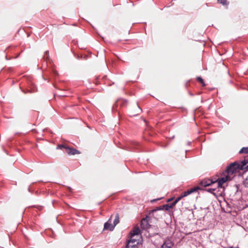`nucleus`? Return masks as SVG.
Masks as SVG:
<instances>
[{
  "label": "nucleus",
  "instance_id": "f257e3e1",
  "mask_svg": "<svg viewBox=\"0 0 248 248\" xmlns=\"http://www.w3.org/2000/svg\"><path fill=\"white\" fill-rule=\"evenodd\" d=\"M114 215H112L107 222L104 224V230H108L112 231L114 230L115 226L120 222L119 215L117 213L114 216V219L113 224H111L112 219Z\"/></svg>",
  "mask_w": 248,
  "mask_h": 248
},
{
  "label": "nucleus",
  "instance_id": "f03ea898",
  "mask_svg": "<svg viewBox=\"0 0 248 248\" xmlns=\"http://www.w3.org/2000/svg\"><path fill=\"white\" fill-rule=\"evenodd\" d=\"M239 168V163L235 161L231 163L227 166L225 171L227 173V175L229 176L230 175H232L237 171L240 170Z\"/></svg>",
  "mask_w": 248,
  "mask_h": 248
},
{
  "label": "nucleus",
  "instance_id": "7ed1b4c3",
  "mask_svg": "<svg viewBox=\"0 0 248 248\" xmlns=\"http://www.w3.org/2000/svg\"><path fill=\"white\" fill-rule=\"evenodd\" d=\"M128 101L126 99L120 98L116 100L114 105L112 107L113 111H118V108H125L127 106Z\"/></svg>",
  "mask_w": 248,
  "mask_h": 248
},
{
  "label": "nucleus",
  "instance_id": "20e7f679",
  "mask_svg": "<svg viewBox=\"0 0 248 248\" xmlns=\"http://www.w3.org/2000/svg\"><path fill=\"white\" fill-rule=\"evenodd\" d=\"M136 236L131 235L130 239L128 240L125 248H138L137 245L140 243V240H137Z\"/></svg>",
  "mask_w": 248,
  "mask_h": 248
},
{
  "label": "nucleus",
  "instance_id": "39448f33",
  "mask_svg": "<svg viewBox=\"0 0 248 248\" xmlns=\"http://www.w3.org/2000/svg\"><path fill=\"white\" fill-rule=\"evenodd\" d=\"M57 149L65 150V152L69 155H75L76 154H79L80 152L76 149L70 148L65 144H59L58 145Z\"/></svg>",
  "mask_w": 248,
  "mask_h": 248
},
{
  "label": "nucleus",
  "instance_id": "423d86ee",
  "mask_svg": "<svg viewBox=\"0 0 248 248\" xmlns=\"http://www.w3.org/2000/svg\"><path fill=\"white\" fill-rule=\"evenodd\" d=\"M231 179L230 176L226 175L221 178H218L217 180H216V183H217V187L218 188H224L223 186V184L226 182L228 180H231Z\"/></svg>",
  "mask_w": 248,
  "mask_h": 248
},
{
  "label": "nucleus",
  "instance_id": "0eeeda50",
  "mask_svg": "<svg viewBox=\"0 0 248 248\" xmlns=\"http://www.w3.org/2000/svg\"><path fill=\"white\" fill-rule=\"evenodd\" d=\"M37 89L34 85L33 83L31 81H29L28 83V88L26 90H22V92L25 93H32L36 92Z\"/></svg>",
  "mask_w": 248,
  "mask_h": 248
},
{
  "label": "nucleus",
  "instance_id": "6e6552de",
  "mask_svg": "<svg viewBox=\"0 0 248 248\" xmlns=\"http://www.w3.org/2000/svg\"><path fill=\"white\" fill-rule=\"evenodd\" d=\"M239 170H244L246 169L248 170V155L245 156L244 159L239 163Z\"/></svg>",
  "mask_w": 248,
  "mask_h": 248
},
{
  "label": "nucleus",
  "instance_id": "1a4fd4ad",
  "mask_svg": "<svg viewBox=\"0 0 248 248\" xmlns=\"http://www.w3.org/2000/svg\"><path fill=\"white\" fill-rule=\"evenodd\" d=\"M172 207H171V205L169 204H164L162 206L157 207L155 209L151 210L150 211V214H153L154 212H155L157 211L163 210V209H164L166 211H168Z\"/></svg>",
  "mask_w": 248,
  "mask_h": 248
},
{
  "label": "nucleus",
  "instance_id": "9d476101",
  "mask_svg": "<svg viewBox=\"0 0 248 248\" xmlns=\"http://www.w3.org/2000/svg\"><path fill=\"white\" fill-rule=\"evenodd\" d=\"M215 183H216V180L212 181L209 179H204L201 181L200 184L201 186L206 187L211 186Z\"/></svg>",
  "mask_w": 248,
  "mask_h": 248
},
{
  "label": "nucleus",
  "instance_id": "9b49d317",
  "mask_svg": "<svg viewBox=\"0 0 248 248\" xmlns=\"http://www.w3.org/2000/svg\"><path fill=\"white\" fill-rule=\"evenodd\" d=\"M147 218V217H146L145 218H143L141 220L140 226L142 229H144V230L147 229L149 228V227L150 226L149 224L148 223Z\"/></svg>",
  "mask_w": 248,
  "mask_h": 248
},
{
  "label": "nucleus",
  "instance_id": "f8f14e48",
  "mask_svg": "<svg viewBox=\"0 0 248 248\" xmlns=\"http://www.w3.org/2000/svg\"><path fill=\"white\" fill-rule=\"evenodd\" d=\"M200 188L198 187H195L192 188H191L189 190H187L183 193H182L181 196H183V197H185L187 196V195H189L190 194H191L193 192L197 191L198 189Z\"/></svg>",
  "mask_w": 248,
  "mask_h": 248
},
{
  "label": "nucleus",
  "instance_id": "ddd939ff",
  "mask_svg": "<svg viewBox=\"0 0 248 248\" xmlns=\"http://www.w3.org/2000/svg\"><path fill=\"white\" fill-rule=\"evenodd\" d=\"M174 245V243H172L171 241L170 240H168L166 241L163 245H161L160 248H171Z\"/></svg>",
  "mask_w": 248,
  "mask_h": 248
},
{
  "label": "nucleus",
  "instance_id": "4468645a",
  "mask_svg": "<svg viewBox=\"0 0 248 248\" xmlns=\"http://www.w3.org/2000/svg\"><path fill=\"white\" fill-rule=\"evenodd\" d=\"M140 232V230L139 227L135 228L130 232V235H133L136 236V237L140 238L139 235Z\"/></svg>",
  "mask_w": 248,
  "mask_h": 248
},
{
  "label": "nucleus",
  "instance_id": "2eb2a0df",
  "mask_svg": "<svg viewBox=\"0 0 248 248\" xmlns=\"http://www.w3.org/2000/svg\"><path fill=\"white\" fill-rule=\"evenodd\" d=\"M239 154H248V147H243L239 152Z\"/></svg>",
  "mask_w": 248,
  "mask_h": 248
},
{
  "label": "nucleus",
  "instance_id": "dca6fc26",
  "mask_svg": "<svg viewBox=\"0 0 248 248\" xmlns=\"http://www.w3.org/2000/svg\"><path fill=\"white\" fill-rule=\"evenodd\" d=\"M139 144L136 142H132L131 143V145L128 147L129 149L130 148H137Z\"/></svg>",
  "mask_w": 248,
  "mask_h": 248
},
{
  "label": "nucleus",
  "instance_id": "f3484780",
  "mask_svg": "<svg viewBox=\"0 0 248 248\" xmlns=\"http://www.w3.org/2000/svg\"><path fill=\"white\" fill-rule=\"evenodd\" d=\"M197 80L198 82H199L200 83H201L203 86H205V84L204 83V82L203 79L201 77H197Z\"/></svg>",
  "mask_w": 248,
  "mask_h": 248
},
{
  "label": "nucleus",
  "instance_id": "a211bd4d",
  "mask_svg": "<svg viewBox=\"0 0 248 248\" xmlns=\"http://www.w3.org/2000/svg\"><path fill=\"white\" fill-rule=\"evenodd\" d=\"M218 2L223 5H227L228 3L226 0H217Z\"/></svg>",
  "mask_w": 248,
  "mask_h": 248
},
{
  "label": "nucleus",
  "instance_id": "6ab92c4d",
  "mask_svg": "<svg viewBox=\"0 0 248 248\" xmlns=\"http://www.w3.org/2000/svg\"><path fill=\"white\" fill-rule=\"evenodd\" d=\"M137 111L136 112V113L133 114V115H137L139 114L141 111V109L139 107L138 103H137Z\"/></svg>",
  "mask_w": 248,
  "mask_h": 248
},
{
  "label": "nucleus",
  "instance_id": "aec40b11",
  "mask_svg": "<svg viewBox=\"0 0 248 248\" xmlns=\"http://www.w3.org/2000/svg\"><path fill=\"white\" fill-rule=\"evenodd\" d=\"M243 185L245 187L248 188V177L244 180Z\"/></svg>",
  "mask_w": 248,
  "mask_h": 248
},
{
  "label": "nucleus",
  "instance_id": "412c9836",
  "mask_svg": "<svg viewBox=\"0 0 248 248\" xmlns=\"http://www.w3.org/2000/svg\"><path fill=\"white\" fill-rule=\"evenodd\" d=\"M44 59H45L46 60H48L49 59V53H48V51H46L45 53H44Z\"/></svg>",
  "mask_w": 248,
  "mask_h": 248
},
{
  "label": "nucleus",
  "instance_id": "4be33fe9",
  "mask_svg": "<svg viewBox=\"0 0 248 248\" xmlns=\"http://www.w3.org/2000/svg\"><path fill=\"white\" fill-rule=\"evenodd\" d=\"M216 188H208L207 189V191L210 192V193H213V191H215L216 190Z\"/></svg>",
  "mask_w": 248,
  "mask_h": 248
},
{
  "label": "nucleus",
  "instance_id": "5701e85b",
  "mask_svg": "<svg viewBox=\"0 0 248 248\" xmlns=\"http://www.w3.org/2000/svg\"><path fill=\"white\" fill-rule=\"evenodd\" d=\"M183 196H181V195L178 197V198H177L175 200L176 201V202H178L180 200H181L182 198H183Z\"/></svg>",
  "mask_w": 248,
  "mask_h": 248
},
{
  "label": "nucleus",
  "instance_id": "b1692460",
  "mask_svg": "<svg viewBox=\"0 0 248 248\" xmlns=\"http://www.w3.org/2000/svg\"><path fill=\"white\" fill-rule=\"evenodd\" d=\"M177 202H176V201L175 200L172 203H171L170 205H171V207L172 208L174 206H175Z\"/></svg>",
  "mask_w": 248,
  "mask_h": 248
},
{
  "label": "nucleus",
  "instance_id": "393cba45",
  "mask_svg": "<svg viewBox=\"0 0 248 248\" xmlns=\"http://www.w3.org/2000/svg\"><path fill=\"white\" fill-rule=\"evenodd\" d=\"M67 189H68V190H69L70 192H72V188H71L70 187H67Z\"/></svg>",
  "mask_w": 248,
  "mask_h": 248
},
{
  "label": "nucleus",
  "instance_id": "a878e982",
  "mask_svg": "<svg viewBox=\"0 0 248 248\" xmlns=\"http://www.w3.org/2000/svg\"><path fill=\"white\" fill-rule=\"evenodd\" d=\"M210 180H217V179H216V178H212V179H209Z\"/></svg>",
  "mask_w": 248,
  "mask_h": 248
},
{
  "label": "nucleus",
  "instance_id": "bb28decb",
  "mask_svg": "<svg viewBox=\"0 0 248 248\" xmlns=\"http://www.w3.org/2000/svg\"><path fill=\"white\" fill-rule=\"evenodd\" d=\"M172 200V198L169 199L168 200V202H170V201H171Z\"/></svg>",
  "mask_w": 248,
  "mask_h": 248
},
{
  "label": "nucleus",
  "instance_id": "cd10ccee",
  "mask_svg": "<svg viewBox=\"0 0 248 248\" xmlns=\"http://www.w3.org/2000/svg\"><path fill=\"white\" fill-rule=\"evenodd\" d=\"M156 201V200H153L152 201H153V202H154V201Z\"/></svg>",
  "mask_w": 248,
  "mask_h": 248
},
{
  "label": "nucleus",
  "instance_id": "c85d7f7f",
  "mask_svg": "<svg viewBox=\"0 0 248 248\" xmlns=\"http://www.w3.org/2000/svg\"><path fill=\"white\" fill-rule=\"evenodd\" d=\"M229 248H233L232 247H230Z\"/></svg>",
  "mask_w": 248,
  "mask_h": 248
}]
</instances>
